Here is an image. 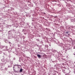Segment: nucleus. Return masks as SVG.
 Returning a JSON list of instances; mask_svg holds the SVG:
<instances>
[{"label":"nucleus","instance_id":"1","mask_svg":"<svg viewBox=\"0 0 75 75\" xmlns=\"http://www.w3.org/2000/svg\"><path fill=\"white\" fill-rule=\"evenodd\" d=\"M37 56L38 58H41V55L39 54H37Z\"/></svg>","mask_w":75,"mask_h":75},{"label":"nucleus","instance_id":"2","mask_svg":"<svg viewBox=\"0 0 75 75\" xmlns=\"http://www.w3.org/2000/svg\"><path fill=\"white\" fill-rule=\"evenodd\" d=\"M20 72H23V69H20Z\"/></svg>","mask_w":75,"mask_h":75},{"label":"nucleus","instance_id":"3","mask_svg":"<svg viewBox=\"0 0 75 75\" xmlns=\"http://www.w3.org/2000/svg\"><path fill=\"white\" fill-rule=\"evenodd\" d=\"M67 34H68L67 37H68L70 35V34H69V32H68V33Z\"/></svg>","mask_w":75,"mask_h":75},{"label":"nucleus","instance_id":"4","mask_svg":"<svg viewBox=\"0 0 75 75\" xmlns=\"http://www.w3.org/2000/svg\"><path fill=\"white\" fill-rule=\"evenodd\" d=\"M69 32V31H68V32H66L65 33L66 34H67Z\"/></svg>","mask_w":75,"mask_h":75},{"label":"nucleus","instance_id":"5","mask_svg":"<svg viewBox=\"0 0 75 75\" xmlns=\"http://www.w3.org/2000/svg\"><path fill=\"white\" fill-rule=\"evenodd\" d=\"M69 73L66 74L65 75H69Z\"/></svg>","mask_w":75,"mask_h":75},{"label":"nucleus","instance_id":"6","mask_svg":"<svg viewBox=\"0 0 75 75\" xmlns=\"http://www.w3.org/2000/svg\"><path fill=\"white\" fill-rule=\"evenodd\" d=\"M14 67H13V68H14Z\"/></svg>","mask_w":75,"mask_h":75},{"label":"nucleus","instance_id":"7","mask_svg":"<svg viewBox=\"0 0 75 75\" xmlns=\"http://www.w3.org/2000/svg\"><path fill=\"white\" fill-rule=\"evenodd\" d=\"M44 14H45V13H44Z\"/></svg>","mask_w":75,"mask_h":75},{"label":"nucleus","instance_id":"8","mask_svg":"<svg viewBox=\"0 0 75 75\" xmlns=\"http://www.w3.org/2000/svg\"><path fill=\"white\" fill-rule=\"evenodd\" d=\"M74 55H75V54H74Z\"/></svg>","mask_w":75,"mask_h":75}]
</instances>
